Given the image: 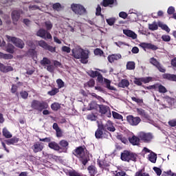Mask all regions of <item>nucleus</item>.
<instances>
[{"mask_svg": "<svg viewBox=\"0 0 176 176\" xmlns=\"http://www.w3.org/2000/svg\"><path fill=\"white\" fill-rule=\"evenodd\" d=\"M73 56L75 58H80L82 64L87 63V58H89V52L86 51L80 47H77L72 50Z\"/></svg>", "mask_w": 176, "mask_h": 176, "instance_id": "f257e3e1", "label": "nucleus"}, {"mask_svg": "<svg viewBox=\"0 0 176 176\" xmlns=\"http://www.w3.org/2000/svg\"><path fill=\"white\" fill-rule=\"evenodd\" d=\"M70 9H72V12L78 16H83V14L87 13L85 6L80 3H72L70 6Z\"/></svg>", "mask_w": 176, "mask_h": 176, "instance_id": "f03ea898", "label": "nucleus"}, {"mask_svg": "<svg viewBox=\"0 0 176 176\" xmlns=\"http://www.w3.org/2000/svg\"><path fill=\"white\" fill-rule=\"evenodd\" d=\"M31 107L33 109L42 112L43 109H47L49 108V104L46 102H39V100H34L32 102Z\"/></svg>", "mask_w": 176, "mask_h": 176, "instance_id": "7ed1b4c3", "label": "nucleus"}, {"mask_svg": "<svg viewBox=\"0 0 176 176\" xmlns=\"http://www.w3.org/2000/svg\"><path fill=\"white\" fill-rule=\"evenodd\" d=\"M75 156L80 159L82 164L86 166L87 164V155L85 153V148L83 147H78L76 149L74 152Z\"/></svg>", "mask_w": 176, "mask_h": 176, "instance_id": "20e7f679", "label": "nucleus"}, {"mask_svg": "<svg viewBox=\"0 0 176 176\" xmlns=\"http://www.w3.org/2000/svg\"><path fill=\"white\" fill-rule=\"evenodd\" d=\"M128 14V18L131 21H140L142 18V13L134 9L129 10Z\"/></svg>", "mask_w": 176, "mask_h": 176, "instance_id": "39448f33", "label": "nucleus"}, {"mask_svg": "<svg viewBox=\"0 0 176 176\" xmlns=\"http://www.w3.org/2000/svg\"><path fill=\"white\" fill-rule=\"evenodd\" d=\"M136 159L137 155L131 153L129 151H124L122 153H121V160H123V162H130V160L135 162Z\"/></svg>", "mask_w": 176, "mask_h": 176, "instance_id": "423d86ee", "label": "nucleus"}, {"mask_svg": "<svg viewBox=\"0 0 176 176\" xmlns=\"http://www.w3.org/2000/svg\"><path fill=\"white\" fill-rule=\"evenodd\" d=\"M6 38L8 42H12L16 47H19V49L24 47V42L21 39L8 35L6 36Z\"/></svg>", "mask_w": 176, "mask_h": 176, "instance_id": "0eeeda50", "label": "nucleus"}, {"mask_svg": "<svg viewBox=\"0 0 176 176\" xmlns=\"http://www.w3.org/2000/svg\"><path fill=\"white\" fill-rule=\"evenodd\" d=\"M98 82H99V83H103V82L106 83L107 88L109 89V90H116L115 87L111 86V81L107 78H104L102 75L100 73L98 75Z\"/></svg>", "mask_w": 176, "mask_h": 176, "instance_id": "6e6552de", "label": "nucleus"}, {"mask_svg": "<svg viewBox=\"0 0 176 176\" xmlns=\"http://www.w3.org/2000/svg\"><path fill=\"white\" fill-rule=\"evenodd\" d=\"M37 36L43 38V39H52V36L50 32L45 29H40L36 33Z\"/></svg>", "mask_w": 176, "mask_h": 176, "instance_id": "1a4fd4ad", "label": "nucleus"}, {"mask_svg": "<svg viewBox=\"0 0 176 176\" xmlns=\"http://www.w3.org/2000/svg\"><path fill=\"white\" fill-rule=\"evenodd\" d=\"M126 120L129 122L131 126H138L141 122V118L139 117H134L133 116H128L126 117Z\"/></svg>", "mask_w": 176, "mask_h": 176, "instance_id": "9d476101", "label": "nucleus"}, {"mask_svg": "<svg viewBox=\"0 0 176 176\" xmlns=\"http://www.w3.org/2000/svg\"><path fill=\"white\" fill-rule=\"evenodd\" d=\"M28 46H30L32 49H30L28 51V54L31 56L33 58H35L36 57V51H35V44L32 41H27Z\"/></svg>", "mask_w": 176, "mask_h": 176, "instance_id": "9b49d317", "label": "nucleus"}, {"mask_svg": "<svg viewBox=\"0 0 176 176\" xmlns=\"http://www.w3.org/2000/svg\"><path fill=\"white\" fill-rule=\"evenodd\" d=\"M100 112L102 115H105L107 118H111L112 116V113H111V109H109V107L105 105H100L99 107Z\"/></svg>", "mask_w": 176, "mask_h": 176, "instance_id": "f8f14e48", "label": "nucleus"}, {"mask_svg": "<svg viewBox=\"0 0 176 176\" xmlns=\"http://www.w3.org/2000/svg\"><path fill=\"white\" fill-rule=\"evenodd\" d=\"M150 63H151L152 65H154V67H156L160 72H166V69L160 65V63H159L156 58H151L150 59Z\"/></svg>", "mask_w": 176, "mask_h": 176, "instance_id": "ddd939ff", "label": "nucleus"}, {"mask_svg": "<svg viewBox=\"0 0 176 176\" xmlns=\"http://www.w3.org/2000/svg\"><path fill=\"white\" fill-rule=\"evenodd\" d=\"M139 137L144 142H149L153 138L151 133H145L144 132L140 133Z\"/></svg>", "mask_w": 176, "mask_h": 176, "instance_id": "4468645a", "label": "nucleus"}, {"mask_svg": "<svg viewBox=\"0 0 176 176\" xmlns=\"http://www.w3.org/2000/svg\"><path fill=\"white\" fill-rule=\"evenodd\" d=\"M102 128L104 131H115L116 129H115V126H113V123L111 121H107V123L104 125L102 124Z\"/></svg>", "mask_w": 176, "mask_h": 176, "instance_id": "2eb2a0df", "label": "nucleus"}, {"mask_svg": "<svg viewBox=\"0 0 176 176\" xmlns=\"http://www.w3.org/2000/svg\"><path fill=\"white\" fill-rule=\"evenodd\" d=\"M153 89H155V90H157L159 93H162L164 94V93H167V89L164 86H163L162 84H155L152 86Z\"/></svg>", "mask_w": 176, "mask_h": 176, "instance_id": "dca6fc26", "label": "nucleus"}, {"mask_svg": "<svg viewBox=\"0 0 176 176\" xmlns=\"http://www.w3.org/2000/svg\"><path fill=\"white\" fill-rule=\"evenodd\" d=\"M21 14V10H14L12 13V19L14 24H17L19 19H20V15Z\"/></svg>", "mask_w": 176, "mask_h": 176, "instance_id": "f3484780", "label": "nucleus"}, {"mask_svg": "<svg viewBox=\"0 0 176 176\" xmlns=\"http://www.w3.org/2000/svg\"><path fill=\"white\" fill-rule=\"evenodd\" d=\"M122 58V55L120 54H112L107 57V60L109 63H114V61H118Z\"/></svg>", "mask_w": 176, "mask_h": 176, "instance_id": "a211bd4d", "label": "nucleus"}, {"mask_svg": "<svg viewBox=\"0 0 176 176\" xmlns=\"http://www.w3.org/2000/svg\"><path fill=\"white\" fill-rule=\"evenodd\" d=\"M140 46L143 49H151V50H157V47L156 45L148 43H141Z\"/></svg>", "mask_w": 176, "mask_h": 176, "instance_id": "6ab92c4d", "label": "nucleus"}, {"mask_svg": "<svg viewBox=\"0 0 176 176\" xmlns=\"http://www.w3.org/2000/svg\"><path fill=\"white\" fill-rule=\"evenodd\" d=\"M43 150V143L36 142L33 146V151L34 153H38Z\"/></svg>", "mask_w": 176, "mask_h": 176, "instance_id": "aec40b11", "label": "nucleus"}, {"mask_svg": "<svg viewBox=\"0 0 176 176\" xmlns=\"http://www.w3.org/2000/svg\"><path fill=\"white\" fill-rule=\"evenodd\" d=\"M0 71L4 72L5 74L13 71V67L12 66H5L3 63H0Z\"/></svg>", "mask_w": 176, "mask_h": 176, "instance_id": "412c9836", "label": "nucleus"}, {"mask_svg": "<svg viewBox=\"0 0 176 176\" xmlns=\"http://www.w3.org/2000/svg\"><path fill=\"white\" fill-rule=\"evenodd\" d=\"M123 32L124 35H126V36L132 38V39H137V34H135V32L129 30H125Z\"/></svg>", "mask_w": 176, "mask_h": 176, "instance_id": "4be33fe9", "label": "nucleus"}, {"mask_svg": "<svg viewBox=\"0 0 176 176\" xmlns=\"http://www.w3.org/2000/svg\"><path fill=\"white\" fill-rule=\"evenodd\" d=\"M102 124L101 125H98V129H97V131L95 133V137L96 138H102V130H104V129L102 128Z\"/></svg>", "mask_w": 176, "mask_h": 176, "instance_id": "5701e85b", "label": "nucleus"}, {"mask_svg": "<svg viewBox=\"0 0 176 176\" xmlns=\"http://www.w3.org/2000/svg\"><path fill=\"white\" fill-rule=\"evenodd\" d=\"M130 86V82L128 80L123 79L118 83V87H122V89H125V87H129Z\"/></svg>", "mask_w": 176, "mask_h": 176, "instance_id": "b1692460", "label": "nucleus"}, {"mask_svg": "<svg viewBox=\"0 0 176 176\" xmlns=\"http://www.w3.org/2000/svg\"><path fill=\"white\" fill-rule=\"evenodd\" d=\"M87 170L90 176H94L97 174V168L93 165L89 166Z\"/></svg>", "mask_w": 176, "mask_h": 176, "instance_id": "393cba45", "label": "nucleus"}, {"mask_svg": "<svg viewBox=\"0 0 176 176\" xmlns=\"http://www.w3.org/2000/svg\"><path fill=\"white\" fill-rule=\"evenodd\" d=\"M48 146L50 149H54V151H60V146L56 142H50Z\"/></svg>", "mask_w": 176, "mask_h": 176, "instance_id": "a878e982", "label": "nucleus"}, {"mask_svg": "<svg viewBox=\"0 0 176 176\" xmlns=\"http://www.w3.org/2000/svg\"><path fill=\"white\" fill-rule=\"evenodd\" d=\"M114 3H116V0H103L102 2V5L104 8H107V6L111 8L112 5H114Z\"/></svg>", "mask_w": 176, "mask_h": 176, "instance_id": "bb28decb", "label": "nucleus"}, {"mask_svg": "<svg viewBox=\"0 0 176 176\" xmlns=\"http://www.w3.org/2000/svg\"><path fill=\"white\" fill-rule=\"evenodd\" d=\"M148 160L151 162V163H156V160L157 159V155L153 152H151L148 155Z\"/></svg>", "mask_w": 176, "mask_h": 176, "instance_id": "cd10ccee", "label": "nucleus"}, {"mask_svg": "<svg viewBox=\"0 0 176 176\" xmlns=\"http://www.w3.org/2000/svg\"><path fill=\"white\" fill-rule=\"evenodd\" d=\"M129 142H131L132 145H138L140 144V138L133 135L132 138H129Z\"/></svg>", "mask_w": 176, "mask_h": 176, "instance_id": "c85d7f7f", "label": "nucleus"}, {"mask_svg": "<svg viewBox=\"0 0 176 176\" xmlns=\"http://www.w3.org/2000/svg\"><path fill=\"white\" fill-rule=\"evenodd\" d=\"M136 112L138 115H140V116H142V118H144L145 119H148V114L145 113V111L142 109H136Z\"/></svg>", "mask_w": 176, "mask_h": 176, "instance_id": "c756f323", "label": "nucleus"}, {"mask_svg": "<svg viewBox=\"0 0 176 176\" xmlns=\"http://www.w3.org/2000/svg\"><path fill=\"white\" fill-rule=\"evenodd\" d=\"M0 58H3L4 60H12V58H13V55L0 52Z\"/></svg>", "mask_w": 176, "mask_h": 176, "instance_id": "7c9ffc66", "label": "nucleus"}, {"mask_svg": "<svg viewBox=\"0 0 176 176\" xmlns=\"http://www.w3.org/2000/svg\"><path fill=\"white\" fill-rule=\"evenodd\" d=\"M6 142L7 145H14V144H17V142H19V138H12L11 139L7 140Z\"/></svg>", "mask_w": 176, "mask_h": 176, "instance_id": "2f4dec72", "label": "nucleus"}, {"mask_svg": "<svg viewBox=\"0 0 176 176\" xmlns=\"http://www.w3.org/2000/svg\"><path fill=\"white\" fill-rule=\"evenodd\" d=\"M158 26L162 28V30H164V31H166V32H170V30L167 26V25L163 23L162 22H158Z\"/></svg>", "mask_w": 176, "mask_h": 176, "instance_id": "473e14b6", "label": "nucleus"}, {"mask_svg": "<svg viewBox=\"0 0 176 176\" xmlns=\"http://www.w3.org/2000/svg\"><path fill=\"white\" fill-rule=\"evenodd\" d=\"M37 43L38 45V46H40V47H42L45 50H46V49H47V46L49 45V44L43 40L37 41Z\"/></svg>", "mask_w": 176, "mask_h": 176, "instance_id": "72a5a7b5", "label": "nucleus"}, {"mask_svg": "<svg viewBox=\"0 0 176 176\" xmlns=\"http://www.w3.org/2000/svg\"><path fill=\"white\" fill-rule=\"evenodd\" d=\"M126 69H129L130 71L135 69V63H134L133 61L127 62Z\"/></svg>", "mask_w": 176, "mask_h": 176, "instance_id": "f704fd0d", "label": "nucleus"}, {"mask_svg": "<svg viewBox=\"0 0 176 176\" xmlns=\"http://www.w3.org/2000/svg\"><path fill=\"white\" fill-rule=\"evenodd\" d=\"M44 27L46 28L47 31H50L53 28V23L50 21H46L44 23Z\"/></svg>", "mask_w": 176, "mask_h": 176, "instance_id": "c9c22d12", "label": "nucleus"}, {"mask_svg": "<svg viewBox=\"0 0 176 176\" xmlns=\"http://www.w3.org/2000/svg\"><path fill=\"white\" fill-rule=\"evenodd\" d=\"M158 28H159V23L156 22H153L151 24L148 25V28L151 31H156V30H157Z\"/></svg>", "mask_w": 176, "mask_h": 176, "instance_id": "e433bc0d", "label": "nucleus"}, {"mask_svg": "<svg viewBox=\"0 0 176 176\" xmlns=\"http://www.w3.org/2000/svg\"><path fill=\"white\" fill-rule=\"evenodd\" d=\"M2 133L3 137H5L6 138H12V133H10V132L8 131V129L3 128Z\"/></svg>", "mask_w": 176, "mask_h": 176, "instance_id": "4c0bfd02", "label": "nucleus"}, {"mask_svg": "<svg viewBox=\"0 0 176 176\" xmlns=\"http://www.w3.org/2000/svg\"><path fill=\"white\" fill-rule=\"evenodd\" d=\"M50 60L47 58H43V60L41 61V65H43V67H47L51 64Z\"/></svg>", "mask_w": 176, "mask_h": 176, "instance_id": "58836bf2", "label": "nucleus"}, {"mask_svg": "<svg viewBox=\"0 0 176 176\" xmlns=\"http://www.w3.org/2000/svg\"><path fill=\"white\" fill-rule=\"evenodd\" d=\"M6 52H8V53H10L11 54H13V53H14V45L10 43H8V45L6 47Z\"/></svg>", "mask_w": 176, "mask_h": 176, "instance_id": "ea45409f", "label": "nucleus"}, {"mask_svg": "<svg viewBox=\"0 0 176 176\" xmlns=\"http://www.w3.org/2000/svg\"><path fill=\"white\" fill-rule=\"evenodd\" d=\"M52 8L54 10H56L57 12H60L63 9V6L60 3H54Z\"/></svg>", "mask_w": 176, "mask_h": 176, "instance_id": "a19ab883", "label": "nucleus"}, {"mask_svg": "<svg viewBox=\"0 0 176 176\" xmlns=\"http://www.w3.org/2000/svg\"><path fill=\"white\" fill-rule=\"evenodd\" d=\"M106 21L109 25L112 26L113 25V24H115L116 21V18L111 17V18L106 19Z\"/></svg>", "mask_w": 176, "mask_h": 176, "instance_id": "79ce46f5", "label": "nucleus"}, {"mask_svg": "<svg viewBox=\"0 0 176 176\" xmlns=\"http://www.w3.org/2000/svg\"><path fill=\"white\" fill-rule=\"evenodd\" d=\"M88 75L91 76V78H96L98 76V75L100 74L98 71H93V70H89L87 72Z\"/></svg>", "mask_w": 176, "mask_h": 176, "instance_id": "37998d69", "label": "nucleus"}, {"mask_svg": "<svg viewBox=\"0 0 176 176\" xmlns=\"http://www.w3.org/2000/svg\"><path fill=\"white\" fill-rule=\"evenodd\" d=\"M23 85V83L22 82H19L16 85H12V87L11 89V91L12 93H16V91H17V87L19 86H22Z\"/></svg>", "mask_w": 176, "mask_h": 176, "instance_id": "c03bdc74", "label": "nucleus"}, {"mask_svg": "<svg viewBox=\"0 0 176 176\" xmlns=\"http://www.w3.org/2000/svg\"><path fill=\"white\" fill-rule=\"evenodd\" d=\"M117 138L118 140H120V141L123 143V144H127L129 142V140H127V139L126 138H124L123 135H117Z\"/></svg>", "mask_w": 176, "mask_h": 176, "instance_id": "a18cd8bd", "label": "nucleus"}, {"mask_svg": "<svg viewBox=\"0 0 176 176\" xmlns=\"http://www.w3.org/2000/svg\"><path fill=\"white\" fill-rule=\"evenodd\" d=\"M131 100L134 101L135 102H137L138 105H142V103L144 102V100L141 98H135V97H132Z\"/></svg>", "mask_w": 176, "mask_h": 176, "instance_id": "49530a36", "label": "nucleus"}, {"mask_svg": "<svg viewBox=\"0 0 176 176\" xmlns=\"http://www.w3.org/2000/svg\"><path fill=\"white\" fill-rule=\"evenodd\" d=\"M135 176H149V174L144 172L142 170H140L135 173Z\"/></svg>", "mask_w": 176, "mask_h": 176, "instance_id": "de8ad7c7", "label": "nucleus"}, {"mask_svg": "<svg viewBox=\"0 0 176 176\" xmlns=\"http://www.w3.org/2000/svg\"><path fill=\"white\" fill-rule=\"evenodd\" d=\"M51 108L53 111H58V109L60 108V104L54 102L51 105Z\"/></svg>", "mask_w": 176, "mask_h": 176, "instance_id": "09e8293b", "label": "nucleus"}, {"mask_svg": "<svg viewBox=\"0 0 176 176\" xmlns=\"http://www.w3.org/2000/svg\"><path fill=\"white\" fill-rule=\"evenodd\" d=\"M89 107L88 108V111L96 109V108H97V103L96 102H91L89 104Z\"/></svg>", "mask_w": 176, "mask_h": 176, "instance_id": "8fccbe9b", "label": "nucleus"}, {"mask_svg": "<svg viewBox=\"0 0 176 176\" xmlns=\"http://www.w3.org/2000/svg\"><path fill=\"white\" fill-rule=\"evenodd\" d=\"M56 83L58 85V89H63V87L65 86L64 81H63V80L60 78L56 80Z\"/></svg>", "mask_w": 176, "mask_h": 176, "instance_id": "3c124183", "label": "nucleus"}, {"mask_svg": "<svg viewBox=\"0 0 176 176\" xmlns=\"http://www.w3.org/2000/svg\"><path fill=\"white\" fill-rule=\"evenodd\" d=\"M112 114H113V118H114V119H118L120 120L123 119V116L117 112L113 111Z\"/></svg>", "mask_w": 176, "mask_h": 176, "instance_id": "603ef678", "label": "nucleus"}, {"mask_svg": "<svg viewBox=\"0 0 176 176\" xmlns=\"http://www.w3.org/2000/svg\"><path fill=\"white\" fill-rule=\"evenodd\" d=\"M153 78L152 77H143L142 78V82L143 83H149V82H152Z\"/></svg>", "mask_w": 176, "mask_h": 176, "instance_id": "864d4df0", "label": "nucleus"}, {"mask_svg": "<svg viewBox=\"0 0 176 176\" xmlns=\"http://www.w3.org/2000/svg\"><path fill=\"white\" fill-rule=\"evenodd\" d=\"M94 53L95 56H102V54H104V52L100 48H96Z\"/></svg>", "mask_w": 176, "mask_h": 176, "instance_id": "5fc2aeb1", "label": "nucleus"}, {"mask_svg": "<svg viewBox=\"0 0 176 176\" xmlns=\"http://www.w3.org/2000/svg\"><path fill=\"white\" fill-rule=\"evenodd\" d=\"M118 16L121 19H124V20H126V18L129 17V14H126V12H120Z\"/></svg>", "mask_w": 176, "mask_h": 176, "instance_id": "6e6d98bb", "label": "nucleus"}, {"mask_svg": "<svg viewBox=\"0 0 176 176\" xmlns=\"http://www.w3.org/2000/svg\"><path fill=\"white\" fill-rule=\"evenodd\" d=\"M162 39L164 42H170V41H171V37L168 35L164 34L162 36Z\"/></svg>", "mask_w": 176, "mask_h": 176, "instance_id": "4d7b16f0", "label": "nucleus"}, {"mask_svg": "<svg viewBox=\"0 0 176 176\" xmlns=\"http://www.w3.org/2000/svg\"><path fill=\"white\" fill-rule=\"evenodd\" d=\"M134 83H135V85H137L138 86H142V78H135Z\"/></svg>", "mask_w": 176, "mask_h": 176, "instance_id": "13d9d810", "label": "nucleus"}, {"mask_svg": "<svg viewBox=\"0 0 176 176\" xmlns=\"http://www.w3.org/2000/svg\"><path fill=\"white\" fill-rule=\"evenodd\" d=\"M21 96L23 98V100H27L28 98V92L25 91H22L21 93Z\"/></svg>", "mask_w": 176, "mask_h": 176, "instance_id": "bf43d9fd", "label": "nucleus"}, {"mask_svg": "<svg viewBox=\"0 0 176 176\" xmlns=\"http://www.w3.org/2000/svg\"><path fill=\"white\" fill-rule=\"evenodd\" d=\"M167 13L168 14H174V13H175V8L173 6L169 7Z\"/></svg>", "mask_w": 176, "mask_h": 176, "instance_id": "052dcab7", "label": "nucleus"}, {"mask_svg": "<svg viewBox=\"0 0 176 176\" xmlns=\"http://www.w3.org/2000/svg\"><path fill=\"white\" fill-rule=\"evenodd\" d=\"M46 50H48L51 53H56V47L52 45H47Z\"/></svg>", "mask_w": 176, "mask_h": 176, "instance_id": "680f3d73", "label": "nucleus"}, {"mask_svg": "<svg viewBox=\"0 0 176 176\" xmlns=\"http://www.w3.org/2000/svg\"><path fill=\"white\" fill-rule=\"evenodd\" d=\"M59 90L57 88L53 89L52 91H48L50 96H56V93H58Z\"/></svg>", "mask_w": 176, "mask_h": 176, "instance_id": "e2e57ef3", "label": "nucleus"}, {"mask_svg": "<svg viewBox=\"0 0 176 176\" xmlns=\"http://www.w3.org/2000/svg\"><path fill=\"white\" fill-rule=\"evenodd\" d=\"M59 145H60V146H63V148H67L69 144H68V142H67V140H61L59 142Z\"/></svg>", "mask_w": 176, "mask_h": 176, "instance_id": "0e129e2a", "label": "nucleus"}, {"mask_svg": "<svg viewBox=\"0 0 176 176\" xmlns=\"http://www.w3.org/2000/svg\"><path fill=\"white\" fill-rule=\"evenodd\" d=\"M165 98L168 104H170V105L174 104V101L175 100V99H174L173 98H170L169 96H166Z\"/></svg>", "mask_w": 176, "mask_h": 176, "instance_id": "69168bd1", "label": "nucleus"}, {"mask_svg": "<svg viewBox=\"0 0 176 176\" xmlns=\"http://www.w3.org/2000/svg\"><path fill=\"white\" fill-rule=\"evenodd\" d=\"M168 124L170 127H175L176 126V119H173L168 121Z\"/></svg>", "mask_w": 176, "mask_h": 176, "instance_id": "338daca9", "label": "nucleus"}, {"mask_svg": "<svg viewBox=\"0 0 176 176\" xmlns=\"http://www.w3.org/2000/svg\"><path fill=\"white\" fill-rule=\"evenodd\" d=\"M69 175L70 176H82V175H80V173H79L75 170L70 172Z\"/></svg>", "mask_w": 176, "mask_h": 176, "instance_id": "774afa93", "label": "nucleus"}]
</instances>
